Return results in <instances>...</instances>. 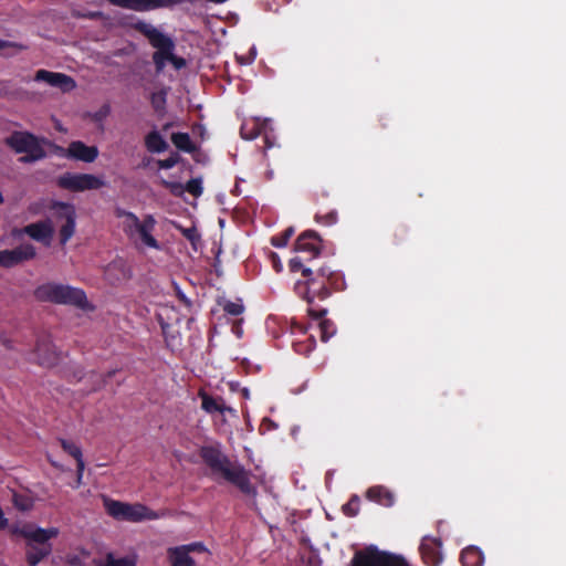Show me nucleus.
<instances>
[{"label":"nucleus","mask_w":566,"mask_h":566,"mask_svg":"<svg viewBox=\"0 0 566 566\" xmlns=\"http://www.w3.org/2000/svg\"><path fill=\"white\" fill-rule=\"evenodd\" d=\"M291 272H301L304 280H298L294 285L295 293L304 298L307 304V313L318 321L324 317L327 310L315 306L314 300L324 301L332 295L333 291H340L345 287L344 275L339 271L332 270L331 266L322 265L316 269L304 264L301 256L292 258L289 261Z\"/></svg>","instance_id":"f257e3e1"},{"label":"nucleus","mask_w":566,"mask_h":566,"mask_svg":"<svg viewBox=\"0 0 566 566\" xmlns=\"http://www.w3.org/2000/svg\"><path fill=\"white\" fill-rule=\"evenodd\" d=\"M199 457L209 468L211 476L214 479L221 478L231 483L248 497L253 500L256 497L258 489L251 482V471L247 470L242 464L231 461L222 452L219 444L202 446L199 449Z\"/></svg>","instance_id":"f03ea898"},{"label":"nucleus","mask_w":566,"mask_h":566,"mask_svg":"<svg viewBox=\"0 0 566 566\" xmlns=\"http://www.w3.org/2000/svg\"><path fill=\"white\" fill-rule=\"evenodd\" d=\"M132 28L144 35L149 44L156 49L153 53V62L157 73L165 70L167 62L171 63L176 70L186 66V60L175 54L176 44L169 35L144 20H137L132 24Z\"/></svg>","instance_id":"7ed1b4c3"},{"label":"nucleus","mask_w":566,"mask_h":566,"mask_svg":"<svg viewBox=\"0 0 566 566\" xmlns=\"http://www.w3.org/2000/svg\"><path fill=\"white\" fill-rule=\"evenodd\" d=\"M34 297L40 302L60 305H70L82 311H92L94 306L88 302L84 290L69 284L48 282L34 290Z\"/></svg>","instance_id":"20e7f679"},{"label":"nucleus","mask_w":566,"mask_h":566,"mask_svg":"<svg viewBox=\"0 0 566 566\" xmlns=\"http://www.w3.org/2000/svg\"><path fill=\"white\" fill-rule=\"evenodd\" d=\"M25 542V560L29 566H38L52 553L53 546L50 539L57 537L56 527H35L34 530L23 527L15 531Z\"/></svg>","instance_id":"39448f33"},{"label":"nucleus","mask_w":566,"mask_h":566,"mask_svg":"<svg viewBox=\"0 0 566 566\" xmlns=\"http://www.w3.org/2000/svg\"><path fill=\"white\" fill-rule=\"evenodd\" d=\"M115 216L117 218H124L123 231L129 240L135 243L139 240L145 247L156 250L160 249L159 242L153 235L157 223L153 214H146L143 220H140L134 212L116 208Z\"/></svg>","instance_id":"423d86ee"},{"label":"nucleus","mask_w":566,"mask_h":566,"mask_svg":"<svg viewBox=\"0 0 566 566\" xmlns=\"http://www.w3.org/2000/svg\"><path fill=\"white\" fill-rule=\"evenodd\" d=\"M6 145L17 154H24L19 161L30 164L46 157L43 144L44 138H39L30 132L14 130L4 140Z\"/></svg>","instance_id":"0eeeda50"},{"label":"nucleus","mask_w":566,"mask_h":566,"mask_svg":"<svg viewBox=\"0 0 566 566\" xmlns=\"http://www.w3.org/2000/svg\"><path fill=\"white\" fill-rule=\"evenodd\" d=\"M352 566H410V564L401 555L380 551L377 546L370 545L355 553Z\"/></svg>","instance_id":"6e6552de"},{"label":"nucleus","mask_w":566,"mask_h":566,"mask_svg":"<svg viewBox=\"0 0 566 566\" xmlns=\"http://www.w3.org/2000/svg\"><path fill=\"white\" fill-rule=\"evenodd\" d=\"M56 185L61 189L80 192L99 189L104 187L105 182L91 174L65 172L57 178Z\"/></svg>","instance_id":"1a4fd4ad"},{"label":"nucleus","mask_w":566,"mask_h":566,"mask_svg":"<svg viewBox=\"0 0 566 566\" xmlns=\"http://www.w3.org/2000/svg\"><path fill=\"white\" fill-rule=\"evenodd\" d=\"M51 209L57 219H64L65 223L60 229V242L65 244L75 232V208L73 205L62 201H54Z\"/></svg>","instance_id":"9d476101"},{"label":"nucleus","mask_w":566,"mask_h":566,"mask_svg":"<svg viewBox=\"0 0 566 566\" xmlns=\"http://www.w3.org/2000/svg\"><path fill=\"white\" fill-rule=\"evenodd\" d=\"M206 551L207 548L201 542H193L186 545L169 547L167 549V557L170 566H196V562L190 554L205 553Z\"/></svg>","instance_id":"9b49d317"},{"label":"nucleus","mask_w":566,"mask_h":566,"mask_svg":"<svg viewBox=\"0 0 566 566\" xmlns=\"http://www.w3.org/2000/svg\"><path fill=\"white\" fill-rule=\"evenodd\" d=\"M35 256L36 250L31 243L20 244L12 250H0V266L10 269Z\"/></svg>","instance_id":"f8f14e48"},{"label":"nucleus","mask_w":566,"mask_h":566,"mask_svg":"<svg viewBox=\"0 0 566 566\" xmlns=\"http://www.w3.org/2000/svg\"><path fill=\"white\" fill-rule=\"evenodd\" d=\"M321 242L322 240L317 232L313 230H306L296 239L294 250L296 252L308 254L307 258L301 256L305 263L306 261H311L319 254Z\"/></svg>","instance_id":"ddd939ff"},{"label":"nucleus","mask_w":566,"mask_h":566,"mask_svg":"<svg viewBox=\"0 0 566 566\" xmlns=\"http://www.w3.org/2000/svg\"><path fill=\"white\" fill-rule=\"evenodd\" d=\"M34 81L44 82L52 87L60 88L62 92H71L76 87L75 81L64 73L39 70L34 75Z\"/></svg>","instance_id":"4468645a"},{"label":"nucleus","mask_w":566,"mask_h":566,"mask_svg":"<svg viewBox=\"0 0 566 566\" xmlns=\"http://www.w3.org/2000/svg\"><path fill=\"white\" fill-rule=\"evenodd\" d=\"M34 353L38 358V363L42 366H53L59 359L55 347L48 335L38 337Z\"/></svg>","instance_id":"2eb2a0df"},{"label":"nucleus","mask_w":566,"mask_h":566,"mask_svg":"<svg viewBox=\"0 0 566 566\" xmlns=\"http://www.w3.org/2000/svg\"><path fill=\"white\" fill-rule=\"evenodd\" d=\"M64 156L83 163H93L98 156V149L96 146H87L81 140H75L70 143Z\"/></svg>","instance_id":"dca6fc26"},{"label":"nucleus","mask_w":566,"mask_h":566,"mask_svg":"<svg viewBox=\"0 0 566 566\" xmlns=\"http://www.w3.org/2000/svg\"><path fill=\"white\" fill-rule=\"evenodd\" d=\"M27 235L35 241L49 243L53 235V228L45 221H38L23 227Z\"/></svg>","instance_id":"f3484780"},{"label":"nucleus","mask_w":566,"mask_h":566,"mask_svg":"<svg viewBox=\"0 0 566 566\" xmlns=\"http://www.w3.org/2000/svg\"><path fill=\"white\" fill-rule=\"evenodd\" d=\"M366 497L385 507H391L395 503V494L384 485H374L366 491Z\"/></svg>","instance_id":"a211bd4d"},{"label":"nucleus","mask_w":566,"mask_h":566,"mask_svg":"<svg viewBox=\"0 0 566 566\" xmlns=\"http://www.w3.org/2000/svg\"><path fill=\"white\" fill-rule=\"evenodd\" d=\"M269 126V120H261L259 118H252L245 120L240 128V135L243 139L253 140L262 134H265Z\"/></svg>","instance_id":"6ab92c4d"},{"label":"nucleus","mask_w":566,"mask_h":566,"mask_svg":"<svg viewBox=\"0 0 566 566\" xmlns=\"http://www.w3.org/2000/svg\"><path fill=\"white\" fill-rule=\"evenodd\" d=\"M128 511L125 521L129 522H140V521H151L158 518V514L148 509L143 504H128Z\"/></svg>","instance_id":"aec40b11"},{"label":"nucleus","mask_w":566,"mask_h":566,"mask_svg":"<svg viewBox=\"0 0 566 566\" xmlns=\"http://www.w3.org/2000/svg\"><path fill=\"white\" fill-rule=\"evenodd\" d=\"M462 566H482L484 564V554L478 546H468L460 554Z\"/></svg>","instance_id":"412c9836"},{"label":"nucleus","mask_w":566,"mask_h":566,"mask_svg":"<svg viewBox=\"0 0 566 566\" xmlns=\"http://www.w3.org/2000/svg\"><path fill=\"white\" fill-rule=\"evenodd\" d=\"M145 147L151 154H159L168 148V143L157 130H151L145 136Z\"/></svg>","instance_id":"4be33fe9"},{"label":"nucleus","mask_w":566,"mask_h":566,"mask_svg":"<svg viewBox=\"0 0 566 566\" xmlns=\"http://www.w3.org/2000/svg\"><path fill=\"white\" fill-rule=\"evenodd\" d=\"M201 397V408L208 413H224L230 410L224 403L222 398H214L206 392L199 394Z\"/></svg>","instance_id":"5701e85b"},{"label":"nucleus","mask_w":566,"mask_h":566,"mask_svg":"<svg viewBox=\"0 0 566 566\" xmlns=\"http://www.w3.org/2000/svg\"><path fill=\"white\" fill-rule=\"evenodd\" d=\"M104 505L107 514L111 515L112 517L122 521L126 520L127 511L129 510L128 503L105 499Z\"/></svg>","instance_id":"b1692460"},{"label":"nucleus","mask_w":566,"mask_h":566,"mask_svg":"<svg viewBox=\"0 0 566 566\" xmlns=\"http://www.w3.org/2000/svg\"><path fill=\"white\" fill-rule=\"evenodd\" d=\"M420 554L428 566H439L442 560L439 549L431 544L422 543L420 545Z\"/></svg>","instance_id":"393cba45"},{"label":"nucleus","mask_w":566,"mask_h":566,"mask_svg":"<svg viewBox=\"0 0 566 566\" xmlns=\"http://www.w3.org/2000/svg\"><path fill=\"white\" fill-rule=\"evenodd\" d=\"M171 142L181 151L191 154L196 150V146L188 133H174L171 135Z\"/></svg>","instance_id":"a878e982"},{"label":"nucleus","mask_w":566,"mask_h":566,"mask_svg":"<svg viewBox=\"0 0 566 566\" xmlns=\"http://www.w3.org/2000/svg\"><path fill=\"white\" fill-rule=\"evenodd\" d=\"M315 346L316 339L313 335L306 337L304 340L293 343L294 352L303 356H308L314 350Z\"/></svg>","instance_id":"bb28decb"},{"label":"nucleus","mask_w":566,"mask_h":566,"mask_svg":"<svg viewBox=\"0 0 566 566\" xmlns=\"http://www.w3.org/2000/svg\"><path fill=\"white\" fill-rule=\"evenodd\" d=\"M360 499L357 494H353L347 503L342 506V512L347 517H355L359 513Z\"/></svg>","instance_id":"cd10ccee"},{"label":"nucleus","mask_w":566,"mask_h":566,"mask_svg":"<svg viewBox=\"0 0 566 566\" xmlns=\"http://www.w3.org/2000/svg\"><path fill=\"white\" fill-rule=\"evenodd\" d=\"M295 230L293 227H289L286 228L284 231H282L281 233L276 234V235H273L271 238V244L275 248H284L287 245V242L290 241V239L292 238V235L294 234Z\"/></svg>","instance_id":"c85d7f7f"},{"label":"nucleus","mask_w":566,"mask_h":566,"mask_svg":"<svg viewBox=\"0 0 566 566\" xmlns=\"http://www.w3.org/2000/svg\"><path fill=\"white\" fill-rule=\"evenodd\" d=\"M321 317L318 327L321 332V339L322 342H327L332 336L336 333V326L331 319H322Z\"/></svg>","instance_id":"c756f323"},{"label":"nucleus","mask_w":566,"mask_h":566,"mask_svg":"<svg viewBox=\"0 0 566 566\" xmlns=\"http://www.w3.org/2000/svg\"><path fill=\"white\" fill-rule=\"evenodd\" d=\"M59 441H60V444H61L63 451H65L67 454H70L72 458H74L76 462L78 461V459H83L82 450L77 444H75L74 442H72L70 440L62 439V438L59 439Z\"/></svg>","instance_id":"7c9ffc66"},{"label":"nucleus","mask_w":566,"mask_h":566,"mask_svg":"<svg viewBox=\"0 0 566 566\" xmlns=\"http://www.w3.org/2000/svg\"><path fill=\"white\" fill-rule=\"evenodd\" d=\"M314 219L317 223H321L324 226H333L338 221V213L336 210H331L325 213L317 211L315 213Z\"/></svg>","instance_id":"2f4dec72"},{"label":"nucleus","mask_w":566,"mask_h":566,"mask_svg":"<svg viewBox=\"0 0 566 566\" xmlns=\"http://www.w3.org/2000/svg\"><path fill=\"white\" fill-rule=\"evenodd\" d=\"M97 566H136L135 560L128 557L115 558L113 554H107L103 563Z\"/></svg>","instance_id":"473e14b6"},{"label":"nucleus","mask_w":566,"mask_h":566,"mask_svg":"<svg viewBox=\"0 0 566 566\" xmlns=\"http://www.w3.org/2000/svg\"><path fill=\"white\" fill-rule=\"evenodd\" d=\"M150 103L156 112L163 111L166 105V92L159 91L151 93Z\"/></svg>","instance_id":"72a5a7b5"},{"label":"nucleus","mask_w":566,"mask_h":566,"mask_svg":"<svg viewBox=\"0 0 566 566\" xmlns=\"http://www.w3.org/2000/svg\"><path fill=\"white\" fill-rule=\"evenodd\" d=\"M185 189L187 192L192 195L193 197H199L202 193V182L199 178H192L185 185Z\"/></svg>","instance_id":"f704fd0d"},{"label":"nucleus","mask_w":566,"mask_h":566,"mask_svg":"<svg viewBox=\"0 0 566 566\" xmlns=\"http://www.w3.org/2000/svg\"><path fill=\"white\" fill-rule=\"evenodd\" d=\"M180 156L177 153L171 154L166 159H159L157 165L160 169H170L179 163Z\"/></svg>","instance_id":"c9c22d12"},{"label":"nucleus","mask_w":566,"mask_h":566,"mask_svg":"<svg viewBox=\"0 0 566 566\" xmlns=\"http://www.w3.org/2000/svg\"><path fill=\"white\" fill-rule=\"evenodd\" d=\"M163 186L174 196H180L184 191H186L185 186L177 181L163 180Z\"/></svg>","instance_id":"e433bc0d"},{"label":"nucleus","mask_w":566,"mask_h":566,"mask_svg":"<svg viewBox=\"0 0 566 566\" xmlns=\"http://www.w3.org/2000/svg\"><path fill=\"white\" fill-rule=\"evenodd\" d=\"M243 305L234 302H227L223 306V311L232 316H238L243 312Z\"/></svg>","instance_id":"4c0bfd02"},{"label":"nucleus","mask_w":566,"mask_h":566,"mask_svg":"<svg viewBox=\"0 0 566 566\" xmlns=\"http://www.w3.org/2000/svg\"><path fill=\"white\" fill-rule=\"evenodd\" d=\"M85 469V463L83 459H78L76 462V486L82 484L83 473Z\"/></svg>","instance_id":"58836bf2"},{"label":"nucleus","mask_w":566,"mask_h":566,"mask_svg":"<svg viewBox=\"0 0 566 566\" xmlns=\"http://www.w3.org/2000/svg\"><path fill=\"white\" fill-rule=\"evenodd\" d=\"M111 112V108H109V105L105 104L103 105L98 112L95 113V119L96 120H99V119H103L104 117H106Z\"/></svg>","instance_id":"ea45409f"},{"label":"nucleus","mask_w":566,"mask_h":566,"mask_svg":"<svg viewBox=\"0 0 566 566\" xmlns=\"http://www.w3.org/2000/svg\"><path fill=\"white\" fill-rule=\"evenodd\" d=\"M407 234V228L403 226H400L396 229L395 238L397 240V243L402 241L403 237Z\"/></svg>","instance_id":"a19ab883"},{"label":"nucleus","mask_w":566,"mask_h":566,"mask_svg":"<svg viewBox=\"0 0 566 566\" xmlns=\"http://www.w3.org/2000/svg\"><path fill=\"white\" fill-rule=\"evenodd\" d=\"M272 261H273V266H274L275 271L281 272L282 264H281L280 259L276 253H272Z\"/></svg>","instance_id":"79ce46f5"},{"label":"nucleus","mask_w":566,"mask_h":566,"mask_svg":"<svg viewBox=\"0 0 566 566\" xmlns=\"http://www.w3.org/2000/svg\"><path fill=\"white\" fill-rule=\"evenodd\" d=\"M184 235L190 240V241H193L196 238H197V233H196V229H186L184 231Z\"/></svg>","instance_id":"37998d69"},{"label":"nucleus","mask_w":566,"mask_h":566,"mask_svg":"<svg viewBox=\"0 0 566 566\" xmlns=\"http://www.w3.org/2000/svg\"><path fill=\"white\" fill-rule=\"evenodd\" d=\"M8 526V518H6L2 509L0 507V531Z\"/></svg>","instance_id":"c03bdc74"},{"label":"nucleus","mask_w":566,"mask_h":566,"mask_svg":"<svg viewBox=\"0 0 566 566\" xmlns=\"http://www.w3.org/2000/svg\"><path fill=\"white\" fill-rule=\"evenodd\" d=\"M116 370H109L107 371L103 377H102V380H101V385L99 387L104 386L107 381V379L112 378L114 375H115Z\"/></svg>","instance_id":"a18cd8bd"},{"label":"nucleus","mask_w":566,"mask_h":566,"mask_svg":"<svg viewBox=\"0 0 566 566\" xmlns=\"http://www.w3.org/2000/svg\"><path fill=\"white\" fill-rule=\"evenodd\" d=\"M328 196H329L328 191L321 190V192L315 193V201L318 203L321 198L326 199V198H328Z\"/></svg>","instance_id":"49530a36"},{"label":"nucleus","mask_w":566,"mask_h":566,"mask_svg":"<svg viewBox=\"0 0 566 566\" xmlns=\"http://www.w3.org/2000/svg\"><path fill=\"white\" fill-rule=\"evenodd\" d=\"M22 234H25L24 231H23V228L19 229V228H13L12 231H11V235L13 238H21Z\"/></svg>","instance_id":"de8ad7c7"},{"label":"nucleus","mask_w":566,"mask_h":566,"mask_svg":"<svg viewBox=\"0 0 566 566\" xmlns=\"http://www.w3.org/2000/svg\"><path fill=\"white\" fill-rule=\"evenodd\" d=\"M178 297H179V300H180L182 303H185V305H186V306H188V307H189V306L191 305L190 300H188V298L186 297V295H185L184 293H181L180 291H178Z\"/></svg>","instance_id":"09e8293b"},{"label":"nucleus","mask_w":566,"mask_h":566,"mask_svg":"<svg viewBox=\"0 0 566 566\" xmlns=\"http://www.w3.org/2000/svg\"><path fill=\"white\" fill-rule=\"evenodd\" d=\"M78 560H80V559H78L77 557H74L70 563H71L72 565H77Z\"/></svg>","instance_id":"8fccbe9b"},{"label":"nucleus","mask_w":566,"mask_h":566,"mask_svg":"<svg viewBox=\"0 0 566 566\" xmlns=\"http://www.w3.org/2000/svg\"><path fill=\"white\" fill-rule=\"evenodd\" d=\"M6 44H7V42H6V41H1V40H0V49L4 48V46H6Z\"/></svg>","instance_id":"3c124183"},{"label":"nucleus","mask_w":566,"mask_h":566,"mask_svg":"<svg viewBox=\"0 0 566 566\" xmlns=\"http://www.w3.org/2000/svg\"><path fill=\"white\" fill-rule=\"evenodd\" d=\"M265 142L266 144L269 143V136L265 135Z\"/></svg>","instance_id":"603ef678"}]
</instances>
